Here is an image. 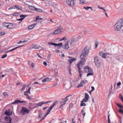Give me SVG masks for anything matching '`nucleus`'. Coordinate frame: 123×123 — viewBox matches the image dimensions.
Instances as JSON below:
<instances>
[{
    "label": "nucleus",
    "instance_id": "6",
    "mask_svg": "<svg viewBox=\"0 0 123 123\" xmlns=\"http://www.w3.org/2000/svg\"><path fill=\"white\" fill-rule=\"evenodd\" d=\"M3 26L6 28L11 29L13 28V26L12 24L9 23L4 22L3 24Z\"/></svg>",
    "mask_w": 123,
    "mask_h": 123
},
{
    "label": "nucleus",
    "instance_id": "46",
    "mask_svg": "<svg viewBox=\"0 0 123 123\" xmlns=\"http://www.w3.org/2000/svg\"><path fill=\"white\" fill-rule=\"evenodd\" d=\"M28 96L27 97V98L29 99H32V98L31 97L29 96Z\"/></svg>",
    "mask_w": 123,
    "mask_h": 123
},
{
    "label": "nucleus",
    "instance_id": "2",
    "mask_svg": "<svg viewBox=\"0 0 123 123\" xmlns=\"http://www.w3.org/2000/svg\"><path fill=\"white\" fill-rule=\"evenodd\" d=\"M123 27V18L121 19L118 20L114 25L115 29L117 31L121 30Z\"/></svg>",
    "mask_w": 123,
    "mask_h": 123
},
{
    "label": "nucleus",
    "instance_id": "7",
    "mask_svg": "<svg viewBox=\"0 0 123 123\" xmlns=\"http://www.w3.org/2000/svg\"><path fill=\"white\" fill-rule=\"evenodd\" d=\"M5 123H13L12 122V118L9 116H7L4 118Z\"/></svg>",
    "mask_w": 123,
    "mask_h": 123
},
{
    "label": "nucleus",
    "instance_id": "29",
    "mask_svg": "<svg viewBox=\"0 0 123 123\" xmlns=\"http://www.w3.org/2000/svg\"><path fill=\"white\" fill-rule=\"evenodd\" d=\"M85 97L84 98L88 99L89 98V95L87 93H85Z\"/></svg>",
    "mask_w": 123,
    "mask_h": 123
},
{
    "label": "nucleus",
    "instance_id": "22",
    "mask_svg": "<svg viewBox=\"0 0 123 123\" xmlns=\"http://www.w3.org/2000/svg\"><path fill=\"white\" fill-rule=\"evenodd\" d=\"M76 59L75 58H72V59H69L68 60V62L70 63H71L73 62L76 60Z\"/></svg>",
    "mask_w": 123,
    "mask_h": 123
},
{
    "label": "nucleus",
    "instance_id": "60",
    "mask_svg": "<svg viewBox=\"0 0 123 123\" xmlns=\"http://www.w3.org/2000/svg\"><path fill=\"white\" fill-rule=\"evenodd\" d=\"M31 89V87H29L28 89V91H30V90Z\"/></svg>",
    "mask_w": 123,
    "mask_h": 123
},
{
    "label": "nucleus",
    "instance_id": "20",
    "mask_svg": "<svg viewBox=\"0 0 123 123\" xmlns=\"http://www.w3.org/2000/svg\"><path fill=\"white\" fill-rule=\"evenodd\" d=\"M51 101H48L45 102H42L39 103V106H42L43 105L45 104L48 103H50Z\"/></svg>",
    "mask_w": 123,
    "mask_h": 123
},
{
    "label": "nucleus",
    "instance_id": "10",
    "mask_svg": "<svg viewBox=\"0 0 123 123\" xmlns=\"http://www.w3.org/2000/svg\"><path fill=\"white\" fill-rule=\"evenodd\" d=\"M62 28L61 27H58L57 29L55 30L54 32L52 33L53 35H55L60 33L62 31Z\"/></svg>",
    "mask_w": 123,
    "mask_h": 123
},
{
    "label": "nucleus",
    "instance_id": "55",
    "mask_svg": "<svg viewBox=\"0 0 123 123\" xmlns=\"http://www.w3.org/2000/svg\"><path fill=\"white\" fill-rule=\"evenodd\" d=\"M31 66L32 68H34V65L33 63H32L31 64Z\"/></svg>",
    "mask_w": 123,
    "mask_h": 123
},
{
    "label": "nucleus",
    "instance_id": "14",
    "mask_svg": "<svg viewBox=\"0 0 123 123\" xmlns=\"http://www.w3.org/2000/svg\"><path fill=\"white\" fill-rule=\"evenodd\" d=\"M25 102L22 101H21L20 100H15L14 102L11 103V104H18L19 103H25Z\"/></svg>",
    "mask_w": 123,
    "mask_h": 123
},
{
    "label": "nucleus",
    "instance_id": "36",
    "mask_svg": "<svg viewBox=\"0 0 123 123\" xmlns=\"http://www.w3.org/2000/svg\"><path fill=\"white\" fill-rule=\"evenodd\" d=\"M95 48H96L98 47V45L99 44V43L98 42H97V41H95Z\"/></svg>",
    "mask_w": 123,
    "mask_h": 123
},
{
    "label": "nucleus",
    "instance_id": "35",
    "mask_svg": "<svg viewBox=\"0 0 123 123\" xmlns=\"http://www.w3.org/2000/svg\"><path fill=\"white\" fill-rule=\"evenodd\" d=\"M82 101H84V102H86L88 101V99L84 98L83 99V100Z\"/></svg>",
    "mask_w": 123,
    "mask_h": 123
},
{
    "label": "nucleus",
    "instance_id": "59",
    "mask_svg": "<svg viewBox=\"0 0 123 123\" xmlns=\"http://www.w3.org/2000/svg\"><path fill=\"white\" fill-rule=\"evenodd\" d=\"M14 8H13L12 7H10L9 8H8V10H10V9H14Z\"/></svg>",
    "mask_w": 123,
    "mask_h": 123
},
{
    "label": "nucleus",
    "instance_id": "27",
    "mask_svg": "<svg viewBox=\"0 0 123 123\" xmlns=\"http://www.w3.org/2000/svg\"><path fill=\"white\" fill-rule=\"evenodd\" d=\"M65 103H66L63 101V99H62L61 101L60 104L61 106H62L65 104Z\"/></svg>",
    "mask_w": 123,
    "mask_h": 123
},
{
    "label": "nucleus",
    "instance_id": "49",
    "mask_svg": "<svg viewBox=\"0 0 123 123\" xmlns=\"http://www.w3.org/2000/svg\"><path fill=\"white\" fill-rule=\"evenodd\" d=\"M119 111L120 112L123 114V110L122 109H119Z\"/></svg>",
    "mask_w": 123,
    "mask_h": 123
},
{
    "label": "nucleus",
    "instance_id": "39",
    "mask_svg": "<svg viewBox=\"0 0 123 123\" xmlns=\"http://www.w3.org/2000/svg\"><path fill=\"white\" fill-rule=\"evenodd\" d=\"M26 85H24L23 87L21 88V91H23L24 90H25V88H26Z\"/></svg>",
    "mask_w": 123,
    "mask_h": 123
},
{
    "label": "nucleus",
    "instance_id": "53",
    "mask_svg": "<svg viewBox=\"0 0 123 123\" xmlns=\"http://www.w3.org/2000/svg\"><path fill=\"white\" fill-rule=\"evenodd\" d=\"M98 8H99L100 9H103V7H100L99 6H98Z\"/></svg>",
    "mask_w": 123,
    "mask_h": 123
},
{
    "label": "nucleus",
    "instance_id": "50",
    "mask_svg": "<svg viewBox=\"0 0 123 123\" xmlns=\"http://www.w3.org/2000/svg\"><path fill=\"white\" fill-rule=\"evenodd\" d=\"M43 20V18H39V22L40 21V22H42V21H41L40 20Z\"/></svg>",
    "mask_w": 123,
    "mask_h": 123
},
{
    "label": "nucleus",
    "instance_id": "9",
    "mask_svg": "<svg viewBox=\"0 0 123 123\" xmlns=\"http://www.w3.org/2000/svg\"><path fill=\"white\" fill-rule=\"evenodd\" d=\"M84 64H82V63L79 62L77 64V68L78 69V71L79 74L82 73V71L81 70V69Z\"/></svg>",
    "mask_w": 123,
    "mask_h": 123
},
{
    "label": "nucleus",
    "instance_id": "30",
    "mask_svg": "<svg viewBox=\"0 0 123 123\" xmlns=\"http://www.w3.org/2000/svg\"><path fill=\"white\" fill-rule=\"evenodd\" d=\"M69 96H68L64 98L63 99V101L66 103L67 101H68V98Z\"/></svg>",
    "mask_w": 123,
    "mask_h": 123
},
{
    "label": "nucleus",
    "instance_id": "1",
    "mask_svg": "<svg viewBox=\"0 0 123 123\" xmlns=\"http://www.w3.org/2000/svg\"><path fill=\"white\" fill-rule=\"evenodd\" d=\"M88 52V50L87 49V47H85L82 51L81 54L80 55L81 61L79 62L82 63L83 64H85L86 61L85 58L87 55Z\"/></svg>",
    "mask_w": 123,
    "mask_h": 123
},
{
    "label": "nucleus",
    "instance_id": "24",
    "mask_svg": "<svg viewBox=\"0 0 123 123\" xmlns=\"http://www.w3.org/2000/svg\"><path fill=\"white\" fill-rule=\"evenodd\" d=\"M26 16L25 15H20V17L22 18L19 19L21 20V21H22V20L23 19H24Z\"/></svg>",
    "mask_w": 123,
    "mask_h": 123
},
{
    "label": "nucleus",
    "instance_id": "56",
    "mask_svg": "<svg viewBox=\"0 0 123 123\" xmlns=\"http://www.w3.org/2000/svg\"><path fill=\"white\" fill-rule=\"evenodd\" d=\"M38 84V82H35L33 84Z\"/></svg>",
    "mask_w": 123,
    "mask_h": 123
},
{
    "label": "nucleus",
    "instance_id": "4",
    "mask_svg": "<svg viewBox=\"0 0 123 123\" xmlns=\"http://www.w3.org/2000/svg\"><path fill=\"white\" fill-rule=\"evenodd\" d=\"M84 71L86 73H88L87 75V77L89 75H93V72L92 70L89 66H85L84 68Z\"/></svg>",
    "mask_w": 123,
    "mask_h": 123
},
{
    "label": "nucleus",
    "instance_id": "8",
    "mask_svg": "<svg viewBox=\"0 0 123 123\" xmlns=\"http://www.w3.org/2000/svg\"><path fill=\"white\" fill-rule=\"evenodd\" d=\"M66 3L70 7H73L75 5L74 0H67Z\"/></svg>",
    "mask_w": 123,
    "mask_h": 123
},
{
    "label": "nucleus",
    "instance_id": "51",
    "mask_svg": "<svg viewBox=\"0 0 123 123\" xmlns=\"http://www.w3.org/2000/svg\"><path fill=\"white\" fill-rule=\"evenodd\" d=\"M92 91H93L94 90V88L93 86H91Z\"/></svg>",
    "mask_w": 123,
    "mask_h": 123
},
{
    "label": "nucleus",
    "instance_id": "11",
    "mask_svg": "<svg viewBox=\"0 0 123 123\" xmlns=\"http://www.w3.org/2000/svg\"><path fill=\"white\" fill-rule=\"evenodd\" d=\"M94 60L95 65L98 68L100 66V62L99 61L97 56L95 57Z\"/></svg>",
    "mask_w": 123,
    "mask_h": 123
},
{
    "label": "nucleus",
    "instance_id": "40",
    "mask_svg": "<svg viewBox=\"0 0 123 123\" xmlns=\"http://www.w3.org/2000/svg\"><path fill=\"white\" fill-rule=\"evenodd\" d=\"M83 8H84L86 10H87L89 9H90V8H91L90 7V6H87V7H84Z\"/></svg>",
    "mask_w": 123,
    "mask_h": 123
},
{
    "label": "nucleus",
    "instance_id": "37",
    "mask_svg": "<svg viewBox=\"0 0 123 123\" xmlns=\"http://www.w3.org/2000/svg\"><path fill=\"white\" fill-rule=\"evenodd\" d=\"M110 114H108V123H111L110 120Z\"/></svg>",
    "mask_w": 123,
    "mask_h": 123
},
{
    "label": "nucleus",
    "instance_id": "13",
    "mask_svg": "<svg viewBox=\"0 0 123 123\" xmlns=\"http://www.w3.org/2000/svg\"><path fill=\"white\" fill-rule=\"evenodd\" d=\"M108 54V53H105L102 51L100 52L99 53V55L100 56H102L104 58H105L107 55Z\"/></svg>",
    "mask_w": 123,
    "mask_h": 123
},
{
    "label": "nucleus",
    "instance_id": "33",
    "mask_svg": "<svg viewBox=\"0 0 123 123\" xmlns=\"http://www.w3.org/2000/svg\"><path fill=\"white\" fill-rule=\"evenodd\" d=\"M48 44L49 45H52L55 46V43H53L52 42H49L48 43Z\"/></svg>",
    "mask_w": 123,
    "mask_h": 123
},
{
    "label": "nucleus",
    "instance_id": "62",
    "mask_svg": "<svg viewBox=\"0 0 123 123\" xmlns=\"http://www.w3.org/2000/svg\"><path fill=\"white\" fill-rule=\"evenodd\" d=\"M102 10H103V12H105L106 10H105V9H104V8H103V9Z\"/></svg>",
    "mask_w": 123,
    "mask_h": 123
},
{
    "label": "nucleus",
    "instance_id": "41",
    "mask_svg": "<svg viewBox=\"0 0 123 123\" xmlns=\"http://www.w3.org/2000/svg\"><path fill=\"white\" fill-rule=\"evenodd\" d=\"M81 112L83 114V117H84L86 115V113L85 112H84L83 111V110H82L81 111Z\"/></svg>",
    "mask_w": 123,
    "mask_h": 123
},
{
    "label": "nucleus",
    "instance_id": "15",
    "mask_svg": "<svg viewBox=\"0 0 123 123\" xmlns=\"http://www.w3.org/2000/svg\"><path fill=\"white\" fill-rule=\"evenodd\" d=\"M69 43V41H67L66 42L64 46L63 47V49H67L69 48V47L68 45Z\"/></svg>",
    "mask_w": 123,
    "mask_h": 123
},
{
    "label": "nucleus",
    "instance_id": "34",
    "mask_svg": "<svg viewBox=\"0 0 123 123\" xmlns=\"http://www.w3.org/2000/svg\"><path fill=\"white\" fill-rule=\"evenodd\" d=\"M3 94L5 97H7L8 96V94L6 92H4L3 93Z\"/></svg>",
    "mask_w": 123,
    "mask_h": 123
},
{
    "label": "nucleus",
    "instance_id": "61",
    "mask_svg": "<svg viewBox=\"0 0 123 123\" xmlns=\"http://www.w3.org/2000/svg\"><path fill=\"white\" fill-rule=\"evenodd\" d=\"M14 14H15L16 15H19V13L17 12L15 13Z\"/></svg>",
    "mask_w": 123,
    "mask_h": 123
},
{
    "label": "nucleus",
    "instance_id": "12",
    "mask_svg": "<svg viewBox=\"0 0 123 123\" xmlns=\"http://www.w3.org/2000/svg\"><path fill=\"white\" fill-rule=\"evenodd\" d=\"M87 83V81L86 80H81L79 84L77 86V87L78 88L83 86L84 84Z\"/></svg>",
    "mask_w": 123,
    "mask_h": 123
},
{
    "label": "nucleus",
    "instance_id": "47",
    "mask_svg": "<svg viewBox=\"0 0 123 123\" xmlns=\"http://www.w3.org/2000/svg\"><path fill=\"white\" fill-rule=\"evenodd\" d=\"M38 19V16H37L36 18V19L34 20L35 21H36Z\"/></svg>",
    "mask_w": 123,
    "mask_h": 123
},
{
    "label": "nucleus",
    "instance_id": "54",
    "mask_svg": "<svg viewBox=\"0 0 123 123\" xmlns=\"http://www.w3.org/2000/svg\"><path fill=\"white\" fill-rule=\"evenodd\" d=\"M47 106H46V107H44L43 108V110H45L47 109Z\"/></svg>",
    "mask_w": 123,
    "mask_h": 123
},
{
    "label": "nucleus",
    "instance_id": "44",
    "mask_svg": "<svg viewBox=\"0 0 123 123\" xmlns=\"http://www.w3.org/2000/svg\"><path fill=\"white\" fill-rule=\"evenodd\" d=\"M71 68L70 67H69L68 71H69V74L70 75H71Z\"/></svg>",
    "mask_w": 123,
    "mask_h": 123
},
{
    "label": "nucleus",
    "instance_id": "57",
    "mask_svg": "<svg viewBox=\"0 0 123 123\" xmlns=\"http://www.w3.org/2000/svg\"><path fill=\"white\" fill-rule=\"evenodd\" d=\"M66 39V38L65 37H63L62 39H61V41H62V40H65V39Z\"/></svg>",
    "mask_w": 123,
    "mask_h": 123
},
{
    "label": "nucleus",
    "instance_id": "16",
    "mask_svg": "<svg viewBox=\"0 0 123 123\" xmlns=\"http://www.w3.org/2000/svg\"><path fill=\"white\" fill-rule=\"evenodd\" d=\"M5 113L7 115V116H9L11 115L12 114V111H11L10 110H9L8 111L6 110L5 111Z\"/></svg>",
    "mask_w": 123,
    "mask_h": 123
},
{
    "label": "nucleus",
    "instance_id": "63",
    "mask_svg": "<svg viewBox=\"0 0 123 123\" xmlns=\"http://www.w3.org/2000/svg\"><path fill=\"white\" fill-rule=\"evenodd\" d=\"M62 57H65V55L63 54H62Z\"/></svg>",
    "mask_w": 123,
    "mask_h": 123
},
{
    "label": "nucleus",
    "instance_id": "23",
    "mask_svg": "<svg viewBox=\"0 0 123 123\" xmlns=\"http://www.w3.org/2000/svg\"><path fill=\"white\" fill-rule=\"evenodd\" d=\"M29 8L30 9L32 10H36L37 11V10L38 9H36L34 6H29Z\"/></svg>",
    "mask_w": 123,
    "mask_h": 123
},
{
    "label": "nucleus",
    "instance_id": "21",
    "mask_svg": "<svg viewBox=\"0 0 123 123\" xmlns=\"http://www.w3.org/2000/svg\"><path fill=\"white\" fill-rule=\"evenodd\" d=\"M31 47L33 49H38V46L37 45H36L35 44H32Z\"/></svg>",
    "mask_w": 123,
    "mask_h": 123
},
{
    "label": "nucleus",
    "instance_id": "52",
    "mask_svg": "<svg viewBox=\"0 0 123 123\" xmlns=\"http://www.w3.org/2000/svg\"><path fill=\"white\" fill-rule=\"evenodd\" d=\"M121 84V82H119L117 84V86H119Z\"/></svg>",
    "mask_w": 123,
    "mask_h": 123
},
{
    "label": "nucleus",
    "instance_id": "18",
    "mask_svg": "<svg viewBox=\"0 0 123 123\" xmlns=\"http://www.w3.org/2000/svg\"><path fill=\"white\" fill-rule=\"evenodd\" d=\"M51 80V79L49 78H45L42 80V82L43 83L45 82H48Z\"/></svg>",
    "mask_w": 123,
    "mask_h": 123
},
{
    "label": "nucleus",
    "instance_id": "32",
    "mask_svg": "<svg viewBox=\"0 0 123 123\" xmlns=\"http://www.w3.org/2000/svg\"><path fill=\"white\" fill-rule=\"evenodd\" d=\"M4 2L2 0H0V6L1 5H3L4 4Z\"/></svg>",
    "mask_w": 123,
    "mask_h": 123
},
{
    "label": "nucleus",
    "instance_id": "28",
    "mask_svg": "<svg viewBox=\"0 0 123 123\" xmlns=\"http://www.w3.org/2000/svg\"><path fill=\"white\" fill-rule=\"evenodd\" d=\"M15 6L16 8H18L19 10H21L22 9V7L20 6L17 5H15Z\"/></svg>",
    "mask_w": 123,
    "mask_h": 123
},
{
    "label": "nucleus",
    "instance_id": "17",
    "mask_svg": "<svg viewBox=\"0 0 123 123\" xmlns=\"http://www.w3.org/2000/svg\"><path fill=\"white\" fill-rule=\"evenodd\" d=\"M23 46V45H22V46H18V47H17L15 48H14L13 49L11 50H9L8 51H6V52H5V53H8V52H10L11 51H13L15 50L16 49H17L18 48H20V47H21L22 46Z\"/></svg>",
    "mask_w": 123,
    "mask_h": 123
},
{
    "label": "nucleus",
    "instance_id": "58",
    "mask_svg": "<svg viewBox=\"0 0 123 123\" xmlns=\"http://www.w3.org/2000/svg\"><path fill=\"white\" fill-rule=\"evenodd\" d=\"M79 74V76H80V77H81L82 75V73H80V74Z\"/></svg>",
    "mask_w": 123,
    "mask_h": 123
},
{
    "label": "nucleus",
    "instance_id": "3",
    "mask_svg": "<svg viewBox=\"0 0 123 123\" xmlns=\"http://www.w3.org/2000/svg\"><path fill=\"white\" fill-rule=\"evenodd\" d=\"M57 102V101H56L54 102L53 104L49 108L47 111V113L45 114L43 117L42 119L40 120V121H41L44 119L45 117L48 115L50 111L53 109L55 105L56 104Z\"/></svg>",
    "mask_w": 123,
    "mask_h": 123
},
{
    "label": "nucleus",
    "instance_id": "25",
    "mask_svg": "<svg viewBox=\"0 0 123 123\" xmlns=\"http://www.w3.org/2000/svg\"><path fill=\"white\" fill-rule=\"evenodd\" d=\"M75 38H73L71 39V42L70 43V44L71 45L72 44L74 43L75 40Z\"/></svg>",
    "mask_w": 123,
    "mask_h": 123
},
{
    "label": "nucleus",
    "instance_id": "38",
    "mask_svg": "<svg viewBox=\"0 0 123 123\" xmlns=\"http://www.w3.org/2000/svg\"><path fill=\"white\" fill-rule=\"evenodd\" d=\"M7 56V55L6 54H4V55H3L2 56V57H1V58L2 59L4 58H5V57H6Z\"/></svg>",
    "mask_w": 123,
    "mask_h": 123
},
{
    "label": "nucleus",
    "instance_id": "42",
    "mask_svg": "<svg viewBox=\"0 0 123 123\" xmlns=\"http://www.w3.org/2000/svg\"><path fill=\"white\" fill-rule=\"evenodd\" d=\"M5 33L4 32H0V36H2Z\"/></svg>",
    "mask_w": 123,
    "mask_h": 123
},
{
    "label": "nucleus",
    "instance_id": "45",
    "mask_svg": "<svg viewBox=\"0 0 123 123\" xmlns=\"http://www.w3.org/2000/svg\"><path fill=\"white\" fill-rule=\"evenodd\" d=\"M24 94L25 95L27 96H28V95L27 94V91L25 92H24Z\"/></svg>",
    "mask_w": 123,
    "mask_h": 123
},
{
    "label": "nucleus",
    "instance_id": "19",
    "mask_svg": "<svg viewBox=\"0 0 123 123\" xmlns=\"http://www.w3.org/2000/svg\"><path fill=\"white\" fill-rule=\"evenodd\" d=\"M36 25V24H34L29 25L28 27V29L30 30L32 29Z\"/></svg>",
    "mask_w": 123,
    "mask_h": 123
},
{
    "label": "nucleus",
    "instance_id": "31",
    "mask_svg": "<svg viewBox=\"0 0 123 123\" xmlns=\"http://www.w3.org/2000/svg\"><path fill=\"white\" fill-rule=\"evenodd\" d=\"M84 101H81V104H80V105L81 106H85L86 105V104L84 103Z\"/></svg>",
    "mask_w": 123,
    "mask_h": 123
},
{
    "label": "nucleus",
    "instance_id": "48",
    "mask_svg": "<svg viewBox=\"0 0 123 123\" xmlns=\"http://www.w3.org/2000/svg\"><path fill=\"white\" fill-rule=\"evenodd\" d=\"M43 63V64L45 66H46L47 65V63L46 62H44Z\"/></svg>",
    "mask_w": 123,
    "mask_h": 123
},
{
    "label": "nucleus",
    "instance_id": "26",
    "mask_svg": "<svg viewBox=\"0 0 123 123\" xmlns=\"http://www.w3.org/2000/svg\"><path fill=\"white\" fill-rule=\"evenodd\" d=\"M55 44H55V46H58L59 47H60L62 46V43H59L58 44L55 43Z\"/></svg>",
    "mask_w": 123,
    "mask_h": 123
},
{
    "label": "nucleus",
    "instance_id": "5",
    "mask_svg": "<svg viewBox=\"0 0 123 123\" xmlns=\"http://www.w3.org/2000/svg\"><path fill=\"white\" fill-rule=\"evenodd\" d=\"M29 111L26 109V108L22 107V109L20 110L19 113L21 115H24L25 113L27 114L28 113Z\"/></svg>",
    "mask_w": 123,
    "mask_h": 123
},
{
    "label": "nucleus",
    "instance_id": "64",
    "mask_svg": "<svg viewBox=\"0 0 123 123\" xmlns=\"http://www.w3.org/2000/svg\"><path fill=\"white\" fill-rule=\"evenodd\" d=\"M6 75V74H2V77H4L5 75Z\"/></svg>",
    "mask_w": 123,
    "mask_h": 123
},
{
    "label": "nucleus",
    "instance_id": "43",
    "mask_svg": "<svg viewBox=\"0 0 123 123\" xmlns=\"http://www.w3.org/2000/svg\"><path fill=\"white\" fill-rule=\"evenodd\" d=\"M117 105L120 108H123V106L120 105L119 104H117Z\"/></svg>",
    "mask_w": 123,
    "mask_h": 123
}]
</instances>
